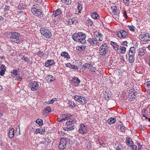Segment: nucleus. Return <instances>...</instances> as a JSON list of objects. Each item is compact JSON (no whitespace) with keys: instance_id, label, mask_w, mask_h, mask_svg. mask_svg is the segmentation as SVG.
Masks as SVG:
<instances>
[{"instance_id":"obj_1","label":"nucleus","mask_w":150,"mask_h":150,"mask_svg":"<svg viewBox=\"0 0 150 150\" xmlns=\"http://www.w3.org/2000/svg\"><path fill=\"white\" fill-rule=\"evenodd\" d=\"M86 35L82 32L76 33L73 34L72 38L74 41L77 42H79L82 44L86 42Z\"/></svg>"},{"instance_id":"obj_2","label":"nucleus","mask_w":150,"mask_h":150,"mask_svg":"<svg viewBox=\"0 0 150 150\" xmlns=\"http://www.w3.org/2000/svg\"><path fill=\"white\" fill-rule=\"evenodd\" d=\"M109 50V45L106 43H103L99 47V54L102 56L105 55Z\"/></svg>"},{"instance_id":"obj_3","label":"nucleus","mask_w":150,"mask_h":150,"mask_svg":"<svg viewBox=\"0 0 150 150\" xmlns=\"http://www.w3.org/2000/svg\"><path fill=\"white\" fill-rule=\"evenodd\" d=\"M41 34L45 38H51L52 34L50 30L46 28H42L40 29Z\"/></svg>"},{"instance_id":"obj_4","label":"nucleus","mask_w":150,"mask_h":150,"mask_svg":"<svg viewBox=\"0 0 150 150\" xmlns=\"http://www.w3.org/2000/svg\"><path fill=\"white\" fill-rule=\"evenodd\" d=\"M11 35L10 37L11 40L16 43H19L20 42L21 35L18 33L12 32L11 33Z\"/></svg>"},{"instance_id":"obj_5","label":"nucleus","mask_w":150,"mask_h":150,"mask_svg":"<svg viewBox=\"0 0 150 150\" xmlns=\"http://www.w3.org/2000/svg\"><path fill=\"white\" fill-rule=\"evenodd\" d=\"M70 139L68 138H62L58 146L59 149H64L66 147L67 144L69 143V142L70 143Z\"/></svg>"},{"instance_id":"obj_6","label":"nucleus","mask_w":150,"mask_h":150,"mask_svg":"<svg viewBox=\"0 0 150 150\" xmlns=\"http://www.w3.org/2000/svg\"><path fill=\"white\" fill-rule=\"evenodd\" d=\"M74 98L76 101L81 104H86L87 102V99L82 96L76 95Z\"/></svg>"},{"instance_id":"obj_7","label":"nucleus","mask_w":150,"mask_h":150,"mask_svg":"<svg viewBox=\"0 0 150 150\" xmlns=\"http://www.w3.org/2000/svg\"><path fill=\"white\" fill-rule=\"evenodd\" d=\"M127 34V33L124 30H120L116 32V35L120 38H126Z\"/></svg>"},{"instance_id":"obj_8","label":"nucleus","mask_w":150,"mask_h":150,"mask_svg":"<svg viewBox=\"0 0 150 150\" xmlns=\"http://www.w3.org/2000/svg\"><path fill=\"white\" fill-rule=\"evenodd\" d=\"M31 11L32 13L35 16L40 17L42 16L43 13L40 9H37L35 8H32Z\"/></svg>"},{"instance_id":"obj_9","label":"nucleus","mask_w":150,"mask_h":150,"mask_svg":"<svg viewBox=\"0 0 150 150\" xmlns=\"http://www.w3.org/2000/svg\"><path fill=\"white\" fill-rule=\"evenodd\" d=\"M85 69H89L91 72H95L96 68L90 63H86L83 65Z\"/></svg>"},{"instance_id":"obj_10","label":"nucleus","mask_w":150,"mask_h":150,"mask_svg":"<svg viewBox=\"0 0 150 150\" xmlns=\"http://www.w3.org/2000/svg\"><path fill=\"white\" fill-rule=\"evenodd\" d=\"M78 132L80 133L86 134L88 132L87 127L83 124H81L80 125V128L78 130Z\"/></svg>"},{"instance_id":"obj_11","label":"nucleus","mask_w":150,"mask_h":150,"mask_svg":"<svg viewBox=\"0 0 150 150\" xmlns=\"http://www.w3.org/2000/svg\"><path fill=\"white\" fill-rule=\"evenodd\" d=\"M30 85L32 91H35L37 90L39 86L38 83L36 81H32L30 82Z\"/></svg>"},{"instance_id":"obj_12","label":"nucleus","mask_w":150,"mask_h":150,"mask_svg":"<svg viewBox=\"0 0 150 150\" xmlns=\"http://www.w3.org/2000/svg\"><path fill=\"white\" fill-rule=\"evenodd\" d=\"M94 36L97 41H102L103 39V35L99 32H96L94 34Z\"/></svg>"},{"instance_id":"obj_13","label":"nucleus","mask_w":150,"mask_h":150,"mask_svg":"<svg viewBox=\"0 0 150 150\" xmlns=\"http://www.w3.org/2000/svg\"><path fill=\"white\" fill-rule=\"evenodd\" d=\"M67 21L68 22L69 25H76L78 22V20L76 18H74L68 19L67 20Z\"/></svg>"},{"instance_id":"obj_14","label":"nucleus","mask_w":150,"mask_h":150,"mask_svg":"<svg viewBox=\"0 0 150 150\" xmlns=\"http://www.w3.org/2000/svg\"><path fill=\"white\" fill-rule=\"evenodd\" d=\"M87 41L90 45L92 46L97 45L99 43L96 40L94 39L93 38H89Z\"/></svg>"},{"instance_id":"obj_15","label":"nucleus","mask_w":150,"mask_h":150,"mask_svg":"<svg viewBox=\"0 0 150 150\" xmlns=\"http://www.w3.org/2000/svg\"><path fill=\"white\" fill-rule=\"evenodd\" d=\"M134 91H135L134 89H131V91H129L128 97H129L131 100H134L136 97V94H135V92L134 93Z\"/></svg>"},{"instance_id":"obj_16","label":"nucleus","mask_w":150,"mask_h":150,"mask_svg":"<svg viewBox=\"0 0 150 150\" xmlns=\"http://www.w3.org/2000/svg\"><path fill=\"white\" fill-rule=\"evenodd\" d=\"M141 39L144 41L150 40V37L148 33H146L141 35Z\"/></svg>"},{"instance_id":"obj_17","label":"nucleus","mask_w":150,"mask_h":150,"mask_svg":"<svg viewBox=\"0 0 150 150\" xmlns=\"http://www.w3.org/2000/svg\"><path fill=\"white\" fill-rule=\"evenodd\" d=\"M110 44L113 47V48L115 51L117 52L118 51L119 47L116 42L111 41L110 42Z\"/></svg>"},{"instance_id":"obj_18","label":"nucleus","mask_w":150,"mask_h":150,"mask_svg":"<svg viewBox=\"0 0 150 150\" xmlns=\"http://www.w3.org/2000/svg\"><path fill=\"white\" fill-rule=\"evenodd\" d=\"M55 63L53 60H48L45 63V66L46 67H49L50 66L52 65Z\"/></svg>"},{"instance_id":"obj_19","label":"nucleus","mask_w":150,"mask_h":150,"mask_svg":"<svg viewBox=\"0 0 150 150\" xmlns=\"http://www.w3.org/2000/svg\"><path fill=\"white\" fill-rule=\"evenodd\" d=\"M0 69L1 70L0 71V75L3 76L5 74V71L6 70V67L4 65L2 64L0 67Z\"/></svg>"},{"instance_id":"obj_20","label":"nucleus","mask_w":150,"mask_h":150,"mask_svg":"<svg viewBox=\"0 0 150 150\" xmlns=\"http://www.w3.org/2000/svg\"><path fill=\"white\" fill-rule=\"evenodd\" d=\"M61 56L62 57H63L64 59H67L70 58V57L69 54L68 53L65 52H62L61 54Z\"/></svg>"},{"instance_id":"obj_21","label":"nucleus","mask_w":150,"mask_h":150,"mask_svg":"<svg viewBox=\"0 0 150 150\" xmlns=\"http://www.w3.org/2000/svg\"><path fill=\"white\" fill-rule=\"evenodd\" d=\"M126 48L125 47H123L120 45L119 48V52L122 54H125L126 51Z\"/></svg>"},{"instance_id":"obj_22","label":"nucleus","mask_w":150,"mask_h":150,"mask_svg":"<svg viewBox=\"0 0 150 150\" xmlns=\"http://www.w3.org/2000/svg\"><path fill=\"white\" fill-rule=\"evenodd\" d=\"M14 128H12L9 129L8 136L10 138H11L14 137Z\"/></svg>"},{"instance_id":"obj_23","label":"nucleus","mask_w":150,"mask_h":150,"mask_svg":"<svg viewBox=\"0 0 150 150\" xmlns=\"http://www.w3.org/2000/svg\"><path fill=\"white\" fill-rule=\"evenodd\" d=\"M126 144L130 147L132 146V145L133 144V142L132 139L130 138H126Z\"/></svg>"},{"instance_id":"obj_24","label":"nucleus","mask_w":150,"mask_h":150,"mask_svg":"<svg viewBox=\"0 0 150 150\" xmlns=\"http://www.w3.org/2000/svg\"><path fill=\"white\" fill-rule=\"evenodd\" d=\"M111 8L112 14L114 15H116L117 12V7L115 6H112Z\"/></svg>"},{"instance_id":"obj_25","label":"nucleus","mask_w":150,"mask_h":150,"mask_svg":"<svg viewBox=\"0 0 150 150\" xmlns=\"http://www.w3.org/2000/svg\"><path fill=\"white\" fill-rule=\"evenodd\" d=\"M45 130V129L40 128V129H36L35 132V133L37 134L38 133L40 134H42L44 132Z\"/></svg>"},{"instance_id":"obj_26","label":"nucleus","mask_w":150,"mask_h":150,"mask_svg":"<svg viewBox=\"0 0 150 150\" xmlns=\"http://www.w3.org/2000/svg\"><path fill=\"white\" fill-rule=\"evenodd\" d=\"M146 52V50L143 48H139L138 52V54L141 56H142L145 54Z\"/></svg>"},{"instance_id":"obj_27","label":"nucleus","mask_w":150,"mask_h":150,"mask_svg":"<svg viewBox=\"0 0 150 150\" xmlns=\"http://www.w3.org/2000/svg\"><path fill=\"white\" fill-rule=\"evenodd\" d=\"M116 120L115 118L111 117L107 120L108 123L110 125L115 123L116 122Z\"/></svg>"},{"instance_id":"obj_28","label":"nucleus","mask_w":150,"mask_h":150,"mask_svg":"<svg viewBox=\"0 0 150 150\" xmlns=\"http://www.w3.org/2000/svg\"><path fill=\"white\" fill-rule=\"evenodd\" d=\"M104 97L107 100H109L110 99V93L108 91L107 92V91H106L104 93Z\"/></svg>"},{"instance_id":"obj_29","label":"nucleus","mask_w":150,"mask_h":150,"mask_svg":"<svg viewBox=\"0 0 150 150\" xmlns=\"http://www.w3.org/2000/svg\"><path fill=\"white\" fill-rule=\"evenodd\" d=\"M69 114H63L60 116V119L61 120H68L69 118Z\"/></svg>"},{"instance_id":"obj_30","label":"nucleus","mask_w":150,"mask_h":150,"mask_svg":"<svg viewBox=\"0 0 150 150\" xmlns=\"http://www.w3.org/2000/svg\"><path fill=\"white\" fill-rule=\"evenodd\" d=\"M91 16L94 19H99V17L98 13L96 12H92L91 13Z\"/></svg>"},{"instance_id":"obj_31","label":"nucleus","mask_w":150,"mask_h":150,"mask_svg":"<svg viewBox=\"0 0 150 150\" xmlns=\"http://www.w3.org/2000/svg\"><path fill=\"white\" fill-rule=\"evenodd\" d=\"M66 66L67 67H69L71 69H78L77 66L72 65L69 63L66 64Z\"/></svg>"},{"instance_id":"obj_32","label":"nucleus","mask_w":150,"mask_h":150,"mask_svg":"<svg viewBox=\"0 0 150 150\" xmlns=\"http://www.w3.org/2000/svg\"><path fill=\"white\" fill-rule=\"evenodd\" d=\"M136 52L135 48L134 47H131L129 49V54L135 55Z\"/></svg>"},{"instance_id":"obj_33","label":"nucleus","mask_w":150,"mask_h":150,"mask_svg":"<svg viewBox=\"0 0 150 150\" xmlns=\"http://www.w3.org/2000/svg\"><path fill=\"white\" fill-rule=\"evenodd\" d=\"M76 122V121L74 120H71L69 121H67L66 122V125L67 126H69L72 124H74Z\"/></svg>"},{"instance_id":"obj_34","label":"nucleus","mask_w":150,"mask_h":150,"mask_svg":"<svg viewBox=\"0 0 150 150\" xmlns=\"http://www.w3.org/2000/svg\"><path fill=\"white\" fill-rule=\"evenodd\" d=\"M129 61L130 63H133L135 57H134V55L129 54Z\"/></svg>"},{"instance_id":"obj_35","label":"nucleus","mask_w":150,"mask_h":150,"mask_svg":"<svg viewBox=\"0 0 150 150\" xmlns=\"http://www.w3.org/2000/svg\"><path fill=\"white\" fill-rule=\"evenodd\" d=\"M72 81L75 83L78 84H79L80 82V80L79 78L76 77H74L72 78Z\"/></svg>"},{"instance_id":"obj_36","label":"nucleus","mask_w":150,"mask_h":150,"mask_svg":"<svg viewBox=\"0 0 150 150\" xmlns=\"http://www.w3.org/2000/svg\"><path fill=\"white\" fill-rule=\"evenodd\" d=\"M61 11L60 9H58L54 11V15L56 16L60 15L61 13Z\"/></svg>"},{"instance_id":"obj_37","label":"nucleus","mask_w":150,"mask_h":150,"mask_svg":"<svg viewBox=\"0 0 150 150\" xmlns=\"http://www.w3.org/2000/svg\"><path fill=\"white\" fill-rule=\"evenodd\" d=\"M119 125L120 126V130L122 132H124L125 130V127L124 126L122 123L120 122Z\"/></svg>"},{"instance_id":"obj_38","label":"nucleus","mask_w":150,"mask_h":150,"mask_svg":"<svg viewBox=\"0 0 150 150\" xmlns=\"http://www.w3.org/2000/svg\"><path fill=\"white\" fill-rule=\"evenodd\" d=\"M74 125H72L70 127L69 126H67V127H64V130L68 131L69 130H73L74 129Z\"/></svg>"},{"instance_id":"obj_39","label":"nucleus","mask_w":150,"mask_h":150,"mask_svg":"<svg viewBox=\"0 0 150 150\" xmlns=\"http://www.w3.org/2000/svg\"><path fill=\"white\" fill-rule=\"evenodd\" d=\"M25 7L24 4L20 3L18 6V8L19 10H23L25 8Z\"/></svg>"},{"instance_id":"obj_40","label":"nucleus","mask_w":150,"mask_h":150,"mask_svg":"<svg viewBox=\"0 0 150 150\" xmlns=\"http://www.w3.org/2000/svg\"><path fill=\"white\" fill-rule=\"evenodd\" d=\"M86 47V46H85L82 45H79L76 47V49L78 50H84Z\"/></svg>"},{"instance_id":"obj_41","label":"nucleus","mask_w":150,"mask_h":150,"mask_svg":"<svg viewBox=\"0 0 150 150\" xmlns=\"http://www.w3.org/2000/svg\"><path fill=\"white\" fill-rule=\"evenodd\" d=\"M128 27L129 30L131 31L134 32L135 31V28L133 25H128Z\"/></svg>"},{"instance_id":"obj_42","label":"nucleus","mask_w":150,"mask_h":150,"mask_svg":"<svg viewBox=\"0 0 150 150\" xmlns=\"http://www.w3.org/2000/svg\"><path fill=\"white\" fill-rule=\"evenodd\" d=\"M48 77V78L47 79V81L49 82L53 81L55 79L54 78L52 75H49Z\"/></svg>"},{"instance_id":"obj_43","label":"nucleus","mask_w":150,"mask_h":150,"mask_svg":"<svg viewBox=\"0 0 150 150\" xmlns=\"http://www.w3.org/2000/svg\"><path fill=\"white\" fill-rule=\"evenodd\" d=\"M51 111V108L50 107H47L45 109L43 110V113L45 114V113L48 114Z\"/></svg>"},{"instance_id":"obj_44","label":"nucleus","mask_w":150,"mask_h":150,"mask_svg":"<svg viewBox=\"0 0 150 150\" xmlns=\"http://www.w3.org/2000/svg\"><path fill=\"white\" fill-rule=\"evenodd\" d=\"M148 113V111L145 109H144L142 110V115L143 117H146V115H147Z\"/></svg>"},{"instance_id":"obj_45","label":"nucleus","mask_w":150,"mask_h":150,"mask_svg":"<svg viewBox=\"0 0 150 150\" xmlns=\"http://www.w3.org/2000/svg\"><path fill=\"white\" fill-rule=\"evenodd\" d=\"M61 1L63 3H64L67 5L71 4V0H61Z\"/></svg>"},{"instance_id":"obj_46","label":"nucleus","mask_w":150,"mask_h":150,"mask_svg":"<svg viewBox=\"0 0 150 150\" xmlns=\"http://www.w3.org/2000/svg\"><path fill=\"white\" fill-rule=\"evenodd\" d=\"M69 107H71L72 108H74L75 107V106L74 105V103L73 101H69Z\"/></svg>"},{"instance_id":"obj_47","label":"nucleus","mask_w":150,"mask_h":150,"mask_svg":"<svg viewBox=\"0 0 150 150\" xmlns=\"http://www.w3.org/2000/svg\"><path fill=\"white\" fill-rule=\"evenodd\" d=\"M35 122L36 123L38 124L39 126H42L43 123L42 120L40 119L37 120Z\"/></svg>"},{"instance_id":"obj_48","label":"nucleus","mask_w":150,"mask_h":150,"mask_svg":"<svg viewBox=\"0 0 150 150\" xmlns=\"http://www.w3.org/2000/svg\"><path fill=\"white\" fill-rule=\"evenodd\" d=\"M37 55L40 57L42 58L44 56V53L43 51H40L37 53Z\"/></svg>"},{"instance_id":"obj_49","label":"nucleus","mask_w":150,"mask_h":150,"mask_svg":"<svg viewBox=\"0 0 150 150\" xmlns=\"http://www.w3.org/2000/svg\"><path fill=\"white\" fill-rule=\"evenodd\" d=\"M137 144L138 150H142V149L143 148V146L139 142H137Z\"/></svg>"},{"instance_id":"obj_50","label":"nucleus","mask_w":150,"mask_h":150,"mask_svg":"<svg viewBox=\"0 0 150 150\" xmlns=\"http://www.w3.org/2000/svg\"><path fill=\"white\" fill-rule=\"evenodd\" d=\"M57 100L56 98H53L51 100H49L47 103L48 104H51L53 103L55 101Z\"/></svg>"},{"instance_id":"obj_51","label":"nucleus","mask_w":150,"mask_h":150,"mask_svg":"<svg viewBox=\"0 0 150 150\" xmlns=\"http://www.w3.org/2000/svg\"><path fill=\"white\" fill-rule=\"evenodd\" d=\"M125 4L127 6H129L130 5L129 0H123Z\"/></svg>"},{"instance_id":"obj_52","label":"nucleus","mask_w":150,"mask_h":150,"mask_svg":"<svg viewBox=\"0 0 150 150\" xmlns=\"http://www.w3.org/2000/svg\"><path fill=\"white\" fill-rule=\"evenodd\" d=\"M87 24L88 26H91L92 25L93 23L91 20L88 18L87 20Z\"/></svg>"},{"instance_id":"obj_53","label":"nucleus","mask_w":150,"mask_h":150,"mask_svg":"<svg viewBox=\"0 0 150 150\" xmlns=\"http://www.w3.org/2000/svg\"><path fill=\"white\" fill-rule=\"evenodd\" d=\"M18 71L16 69H13L11 71V73L13 74L15 76L17 75Z\"/></svg>"},{"instance_id":"obj_54","label":"nucleus","mask_w":150,"mask_h":150,"mask_svg":"<svg viewBox=\"0 0 150 150\" xmlns=\"http://www.w3.org/2000/svg\"><path fill=\"white\" fill-rule=\"evenodd\" d=\"M128 44V42L127 41H124L122 42V43L121 44V46H123V47H127V45Z\"/></svg>"},{"instance_id":"obj_55","label":"nucleus","mask_w":150,"mask_h":150,"mask_svg":"<svg viewBox=\"0 0 150 150\" xmlns=\"http://www.w3.org/2000/svg\"><path fill=\"white\" fill-rule=\"evenodd\" d=\"M79 5L77 7V9L79 10V13H81L80 11H81L82 9V6L81 5L79 4Z\"/></svg>"},{"instance_id":"obj_56","label":"nucleus","mask_w":150,"mask_h":150,"mask_svg":"<svg viewBox=\"0 0 150 150\" xmlns=\"http://www.w3.org/2000/svg\"><path fill=\"white\" fill-rule=\"evenodd\" d=\"M22 59H23L24 61L26 62H30V60L28 57H23Z\"/></svg>"},{"instance_id":"obj_57","label":"nucleus","mask_w":150,"mask_h":150,"mask_svg":"<svg viewBox=\"0 0 150 150\" xmlns=\"http://www.w3.org/2000/svg\"><path fill=\"white\" fill-rule=\"evenodd\" d=\"M17 79L18 81H21L22 78L20 76V75L19 74H18L16 76Z\"/></svg>"},{"instance_id":"obj_58","label":"nucleus","mask_w":150,"mask_h":150,"mask_svg":"<svg viewBox=\"0 0 150 150\" xmlns=\"http://www.w3.org/2000/svg\"><path fill=\"white\" fill-rule=\"evenodd\" d=\"M123 16L126 19H127L128 18V16H127L126 12L125 11H124L123 13Z\"/></svg>"},{"instance_id":"obj_59","label":"nucleus","mask_w":150,"mask_h":150,"mask_svg":"<svg viewBox=\"0 0 150 150\" xmlns=\"http://www.w3.org/2000/svg\"><path fill=\"white\" fill-rule=\"evenodd\" d=\"M58 134L60 136H64L65 134L64 132H62V131H59L58 132Z\"/></svg>"},{"instance_id":"obj_60","label":"nucleus","mask_w":150,"mask_h":150,"mask_svg":"<svg viewBox=\"0 0 150 150\" xmlns=\"http://www.w3.org/2000/svg\"><path fill=\"white\" fill-rule=\"evenodd\" d=\"M10 9V6H6L4 8V11H8Z\"/></svg>"},{"instance_id":"obj_61","label":"nucleus","mask_w":150,"mask_h":150,"mask_svg":"<svg viewBox=\"0 0 150 150\" xmlns=\"http://www.w3.org/2000/svg\"><path fill=\"white\" fill-rule=\"evenodd\" d=\"M132 149L133 150H137V148L136 146L135 145H132Z\"/></svg>"},{"instance_id":"obj_62","label":"nucleus","mask_w":150,"mask_h":150,"mask_svg":"<svg viewBox=\"0 0 150 150\" xmlns=\"http://www.w3.org/2000/svg\"><path fill=\"white\" fill-rule=\"evenodd\" d=\"M145 85H146V86H150V81H148L147 82H146L145 83Z\"/></svg>"},{"instance_id":"obj_63","label":"nucleus","mask_w":150,"mask_h":150,"mask_svg":"<svg viewBox=\"0 0 150 150\" xmlns=\"http://www.w3.org/2000/svg\"><path fill=\"white\" fill-rule=\"evenodd\" d=\"M35 1L38 2L40 3H42V0H35Z\"/></svg>"},{"instance_id":"obj_64","label":"nucleus","mask_w":150,"mask_h":150,"mask_svg":"<svg viewBox=\"0 0 150 150\" xmlns=\"http://www.w3.org/2000/svg\"><path fill=\"white\" fill-rule=\"evenodd\" d=\"M143 127V126L141 125L139 127V129L140 130H141L142 129Z\"/></svg>"}]
</instances>
